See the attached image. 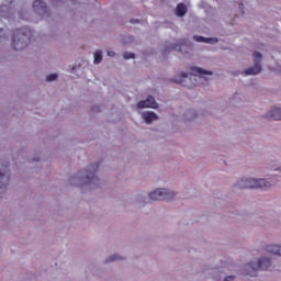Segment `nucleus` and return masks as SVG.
I'll return each instance as SVG.
<instances>
[{"instance_id":"nucleus-1","label":"nucleus","mask_w":281,"mask_h":281,"mask_svg":"<svg viewBox=\"0 0 281 281\" xmlns=\"http://www.w3.org/2000/svg\"><path fill=\"white\" fill-rule=\"evenodd\" d=\"M98 162L91 164L80 172L79 176L72 179L75 186L85 187L87 186L90 190H95L102 186V181L98 177Z\"/></svg>"},{"instance_id":"nucleus-2","label":"nucleus","mask_w":281,"mask_h":281,"mask_svg":"<svg viewBox=\"0 0 281 281\" xmlns=\"http://www.w3.org/2000/svg\"><path fill=\"white\" fill-rule=\"evenodd\" d=\"M203 273L213 276L216 281H236V278H238L236 266L232 263H222L218 266L206 265L203 268Z\"/></svg>"},{"instance_id":"nucleus-3","label":"nucleus","mask_w":281,"mask_h":281,"mask_svg":"<svg viewBox=\"0 0 281 281\" xmlns=\"http://www.w3.org/2000/svg\"><path fill=\"white\" fill-rule=\"evenodd\" d=\"M273 186H276L273 178H241L235 183L238 190H269Z\"/></svg>"},{"instance_id":"nucleus-4","label":"nucleus","mask_w":281,"mask_h":281,"mask_svg":"<svg viewBox=\"0 0 281 281\" xmlns=\"http://www.w3.org/2000/svg\"><path fill=\"white\" fill-rule=\"evenodd\" d=\"M32 36H34V33L30 29L15 31L11 43L12 49H15V52H23V49H27V47H30V43H32Z\"/></svg>"},{"instance_id":"nucleus-5","label":"nucleus","mask_w":281,"mask_h":281,"mask_svg":"<svg viewBox=\"0 0 281 281\" xmlns=\"http://www.w3.org/2000/svg\"><path fill=\"white\" fill-rule=\"evenodd\" d=\"M177 191L169 188H157L150 191L147 196L149 201H175L177 199Z\"/></svg>"},{"instance_id":"nucleus-6","label":"nucleus","mask_w":281,"mask_h":281,"mask_svg":"<svg viewBox=\"0 0 281 281\" xmlns=\"http://www.w3.org/2000/svg\"><path fill=\"white\" fill-rule=\"evenodd\" d=\"M11 179H12V172L10 171V168L1 165L0 166V190H8Z\"/></svg>"},{"instance_id":"nucleus-7","label":"nucleus","mask_w":281,"mask_h":281,"mask_svg":"<svg viewBox=\"0 0 281 281\" xmlns=\"http://www.w3.org/2000/svg\"><path fill=\"white\" fill-rule=\"evenodd\" d=\"M33 10L40 16H52V10L43 0H35L33 2Z\"/></svg>"},{"instance_id":"nucleus-8","label":"nucleus","mask_w":281,"mask_h":281,"mask_svg":"<svg viewBox=\"0 0 281 281\" xmlns=\"http://www.w3.org/2000/svg\"><path fill=\"white\" fill-rule=\"evenodd\" d=\"M138 114L140 115L143 122L147 125L154 124V122L159 121V115L154 111H139Z\"/></svg>"},{"instance_id":"nucleus-9","label":"nucleus","mask_w":281,"mask_h":281,"mask_svg":"<svg viewBox=\"0 0 281 281\" xmlns=\"http://www.w3.org/2000/svg\"><path fill=\"white\" fill-rule=\"evenodd\" d=\"M136 109H159V103L155 100V97L149 95L146 100H142L136 104Z\"/></svg>"},{"instance_id":"nucleus-10","label":"nucleus","mask_w":281,"mask_h":281,"mask_svg":"<svg viewBox=\"0 0 281 281\" xmlns=\"http://www.w3.org/2000/svg\"><path fill=\"white\" fill-rule=\"evenodd\" d=\"M190 72H191V76H199V78H202V80H206V82L210 80V78L205 76H214V72L212 70H205L196 66L191 67Z\"/></svg>"},{"instance_id":"nucleus-11","label":"nucleus","mask_w":281,"mask_h":281,"mask_svg":"<svg viewBox=\"0 0 281 281\" xmlns=\"http://www.w3.org/2000/svg\"><path fill=\"white\" fill-rule=\"evenodd\" d=\"M258 271H260V268L258 267L257 261H250L244 267V273L250 276V278H256Z\"/></svg>"},{"instance_id":"nucleus-12","label":"nucleus","mask_w":281,"mask_h":281,"mask_svg":"<svg viewBox=\"0 0 281 281\" xmlns=\"http://www.w3.org/2000/svg\"><path fill=\"white\" fill-rule=\"evenodd\" d=\"M127 258L124 255H120L117 252L111 254L104 258V265H113V262H126Z\"/></svg>"},{"instance_id":"nucleus-13","label":"nucleus","mask_w":281,"mask_h":281,"mask_svg":"<svg viewBox=\"0 0 281 281\" xmlns=\"http://www.w3.org/2000/svg\"><path fill=\"white\" fill-rule=\"evenodd\" d=\"M241 74L243 76H258L259 74H262V65L254 64V66L247 68Z\"/></svg>"},{"instance_id":"nucleus-14","label":"nucleus","mask_w":281,"mask_h":281,"mask_svg":"<svg viewBox=\"0 0 281 281\" xmlns=\"http://www.w3.org/2000/svg\"><path fill=\"white\" fill-rule=\"evenodd\" d=\"M196 117H199V113H196V110H187L183 114H182V120L184 122H194V120H196Z\"/></svg>"},{"instance_id":"nucleus-15","label":"nucleus","mask_w":281,"mask_h":281,"mask_svg":"<svg viewBox=\"0 0 281 281\" xmlns=\"http://www.w3.org/2000/svg\"><path fill=\"white\" fill-rule=\"evenodd\" d=\"M255 261L257 262V266L259 267V269H269V267H271L272 265L271 258L269 257H261Z\"/></svg>"},{"instance_id":"nucleus-16","label":"nucleus","mask_w":281,"mask_h":281,"mask_svg":"<svg viewBox=\"0 0 281 281\" xmlns=\"http://www.w3.org/2000/svg\"><path fill=\"white\" fill-rule=\"evenodd\" d=\"M268 254L272 256H279L281 258V245L280 244H272L267 246Z\"/></svg>"},{"instance_id":"nucleus-17","label":"nucleus","mask_w":281,"mask_h":281,"mask_svg":"<svg viewBox=\"0 0 281 281\" xmlns=\"http://www.w3.org/2000/svg\"><path fill=\"white\" fill-rule=\"evenodd\" d=\"M267 117L270 120H281V106L272 108L268 114Z\"/></svg>"},{"instance_id":"nucleus-18","label":"nucleus","mask_w":281,"mask_h":281,"mask_svg":"<svg viewBox=\"0 0 281 281\" xmlns=\"http://www.w3.org/2000/svg\"><path fill=\"white\" fill-rule=\"evenodd\" d=\"M176 15L178 16H183L184 14H188V7L183 3H179L177 7H176Z\"/></svg>"},{"instance_id":"nucleus-19","label":"nucleus","mask_w":281,"mask_h":281,"mask_svg":"<svg viewBox=\"0 0 281 281\" xmlns=\"http://www.w3.org/2000/svg\"><path fill=\"white\" fill-rule=\"evenodd\" d=\"M189 75L188 72H179L177 77L173 78V82H177L178 85H183L186 80H188Z\"/></svg>"},{"instance_id":"nucleus-20","label":"nucleus","mask_w":281,"mask_h":281,"mask_svg":"<svg viewBox=\"0 0 281 281\" xmlns=\"http://www.w3.org/2000/svg\"><path fill=\"white\" fill-rule=\"evenodd\" d=\"M135 203L139 206V207H144V205H146L147 199L146 195L144 194H137L135 198Z\"/></svg>"},{"instance_id":"nucleus-21","label":"nucleus","mask_w":281,"mask_h":281,"mask_svg":"<svg viewBox=\"0 0 281 281\" xmlns=\"http://www.w3.org/2000/svg\"><path fill=\"white\" fill-rule=\"evenodd\" d=\"M252 58H254V65H262V58H263L262 53L258 50L254 52Z\"/></svg>"},{"instance_id":"nucleus-22","label":"nucleus","mask_w":281,"mask_h":281,"mask_svg":"<svg viewBox=\"0 0 281 281\" xmlns=\"http://www.w3.org/2000/svg\"><path fill=\"white\" fill-rule=\"evenodd\" d=\"M134 42H135V37H133L132 35H125L122 38L123 45H132V43Z\"/></svg>"},{"instance_id":"nucleus-23","label":"nucleus","mask_w":281,"mask_h":281,"mask_svg":"<svg viewBox=\"0 0 281 281\" xmlns=\"http://www.w3.org/2000/svg\"><path fill=\"white\" fill-rule=\"evenodd\" d=\"M94 65H100V63H102V50H97L94 53V60H93Z\"/></svg>"},{"instance_id":"nucleus-24","label":"nucleus","mask_w":281,"mask_h":281,"mask_svg":"<svg viewBox=\"0 0 281 281\" xmlns=\"http://www.w3.org/2000/svg\"><path fill=\"white\" fill-rule=\"evenodd\" d=\"M218 37H204V43L206 45H216L218 43Z\"/></svg>"},{"instance_id":"nucleus-25","label":"nucleus","mask_w":281,"mask_h":281,"mask_svg":"<svg viewBox=\"0 0 281 281\" xmlns=\"http://www.w3.org/2000/svg\"><path fill=\"white\" fill-rule=\"evenodd\" d=\"M122 56L124 60H135V53L124 52Z\"/></svg>"},{"instance_id":"nucleus-26","label":"nucleus","mask_w":281,"mask_h":281,"mask_svg":"<svg viewBox=\"0 0 281 281\" xmlns=\"http://www.w3.org/2000/svg\"><path fill=\"white\" fill-rule=\"evenodd\" d=\"M56 80H58V75L56 74H50L46 77L47 82H56Z\"/></svg>"},{"instance_id":"nucleus-27","label":"nucleus","mask_w":281,"mask_h":281,"mask_svg":"<svg viewBox=\"0 0 281 281\" xmlns=\"http://www.w3.org/2000/svg\"><path fill=\"white\" fill-rule=\"evenodd\" d=\"M192 38H193V41H195V43H205V37L204 36L193 35Z\"/></svg>"},{"instance_id":"nucleus-28","label":"nucleus","mask_w":281,"mask_h":281,"mask_svg":"<svg viewBox=\"0 0 281 281\" xmlns=\"http://www.w3.org/2000/svg\"><path fill=\"white\" fill-rule=\"evenodd\" d=\"M106 55L110 56V58L115 57V53L113 50H106Z\"/></svg>"},{"instance_id":"nucleus-29","label":"nucleus","mask_w":281,"mask_h":281,"mask_svg":"<svg viewBox=\"0 0 281 281\" xmlns=\"http://www.w3.org/2000/svg\"><path fill=\"white\" fill-rule=\"evenodd\" d=\"M276 71L281 72V60L278 61L277 67H276Z\"/></svg>"},{"instance_id":"nucleus-30","label":"nucleus","mask_w":281,"mask_h":281,"mask_svg":"<svg viewBox=\"0 0 281 281\" xmlns=\"http://www.w3.org/2000/svg\"><path fill=\"white\" fill-rule=\"evenodd\" d=\"M183 56L188 57L190 56V53H183Z\"/></svg>"},{"instance_id":"nucleus-31","label":"nucleus","mask_w":281,"mask_h":281,"mask_svg":"<svg viewBox=\"0 0 281 281\" xmlns=\"http://www.w3.org/2000/svg\"><path fill=\"white\" fill-rule=\"evenodd\" d=\"M72 71H76V66L75 67H72V69H71Z\"/></svg>"},{"instance_id":"nucleus-32","label":"nucleus","mask_w":281,"mask_h":281,"mask_svg":"<svg viewBox=\"0 0 281 281\" xmlns=\"http://www.w3.org/2000/svg\"><path fill=\"white\" fill-rule=\"evenodd\" d=\"M239 8H244L243 4H239Z\"/></svg>"}]
</instances>
